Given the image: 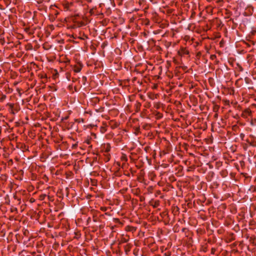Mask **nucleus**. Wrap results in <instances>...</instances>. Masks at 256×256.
<instances>
[{"label":"nucleus","mask_w":256,"mask_h":256,"mask_svg":"<svg viewBox=\"0 0 256 256\" xmlns=\"http://www.w3.org/2000/svg\"><path fill=\"white\" fill-rule=\"evenodd\" d=\"M24 31L26 32L30 35L32 34H34V31L31 30L30 28H24Z\"/></svg>","instance_id":"obj_7"},{"label":"nucleus","mask_w":256,"mask_h":256,"mask_svg":"<svg viewBox=\"0 0 256 256\" xmlns=\"http://www.w3.org/2000/svg\"><path fill=\"white\" fill-rule=\"evenodd\" d=\"M216 250L215 248H212L211 249V254H214Z\"/></svg>","instance_id":"obj_14"},{"label":"nucleus","mask_w":256,"mask_h":256,"mask_svg":"<svg viewBox=\"0 0 256 256\" xmlns=\"http://www.w3.org/2000/svg\"><path fill=\"white\" fill-rule=\"evenodd\" d=\"M148 97L150 98L152 100H154L155 98H156V95L152 94H149Z\"/></svg>","instance_id":"obj_12"},{"label":"nucleus","mask_w":256,"mask_h":256,"mask_svg":"<svg viewBox=\"0 0 256 256\" xmlns=\"http://www.w3.org/2000/svg\"><path fill=\"white\" fill-rule=\"evenodd\" d=\"M189 50L186 48H181L178 52V55L182 56L189 54Z\"/></svg>","instance_id":"obj_1"},{"label":"nucleus","mask_w":256,"mask_h":256,"mask_svg":"<svg viewBox=\"0 0 256 256\" xmlns=\"http://www.w3.org/2000/svg\"><path fill=\"white\" fill-rule=\"evenodd\" d=\"M46 194H44V195H41L40 196V198L42 200H44V198L46 196Z\"/></svg>","instance_id":"obj_17"},{"label":"nucleus","mask_w":256,"mask_h":256,"mask_svg":"<svg viewBox=\"0 0 256 256\" xmlns=\"http://www.w3.org/2000/svg\"><path fill=\"white\" fill-rule=\"evenodd\" d=\"M130 238L128 236H123L120 240L121 243L127 242L129 240Z\"/></svg>","instance_id":"obj_5"},{"label":"nucleus","mask_w":256,"mask_h":256,"mask_svg":"<svg viewBox=\"0 0 256 256\" xmlns=\"http://www.w3.org/2000/svg\"><path fill=\"white\" fill-rule=\"evenodd\" d=\"M186 229V228H183L182 230V232H184Z\"/></svg>","instance_id":"obj_27"},{"label":"nucleus","mask_w":256,"mask_h":256,"mask_svg":"<svg viewBox=\"0 0 256 256\" xmlns=\"http://www.w3.org/2000/svg\"><path fill=\"white\" fill-rule=\"evenodd\" d=\"M6 96L5 94H1L0 95V102H3L6 98Z\"/></svg>","instance_id":"obj_10"},{"label":"nucleus","mask_w":256,"mask_h":256,"mask_svg":"<svg viewBox=\"0 0 256 256\" xmlns=\"http://www.w3.org/2000/svg\"><path fill=\"white\" fill-rule=\"evenodd\" d=\"M66 78L68 80V81L70 80L71 76H70V72H66Z\"/></svg>","instance_id":"obj_9"},{"label":"nucleus","mask_w":256,"mask_h":256,"mask_svg":"<svg viewBox=\"0 0 256 256\" xmlns=\"http://www.w3.org/2000/svg\"><path fill=\"white\" fill-rule=\"evenodd\" d=\"M251 113V111L250 109H246L245 110L242 114V116H246L248 115H250Z\"/></svg>","instance_id":"obj_6"},{"label":"nucleus","mask_w":256,"mask_h":256,"mask_svg":"<svg viewBox=\"0 0 256 256\" xmlns=\"http://www.w3.org/2000/svg\"><path fill=\"white\" fill-rule=\"evenodd\" d=\"M110 147H107L106 148V152H108V151H110Z\"/></svg>","instance_id":"obj_23"},{"label":"nucleus","mask_w":256,"mask_h":256,"mask_svg":"<svg viewBox=\"0 0 256 256\" xmlns=\"http://www.w3.org/2000/svg\"><path fill=\"white\" fill-rule=\"evenodd\" d=\"M120 160L123 162H126L128 160L127 156L126 154H122L120 158Z\"/></svg>","instance_id":"obj_8"},{"label":"nucleus","mask_w":256,"mask_h":256,"mask_svg":"<svg viewBox=\"0 0 256 256\" xmlns=\"http://www.w3.org/2000/svg\"><path fill=\"white\" fill-rule=\"evenodd\" d=\"M217 116H218V114H216L214 115V116H215V117H216Z\"/></svg>","instance_id":"obj_29"},{"label":"nucleus","mask_w":256,"mask_h":256,"mask_svg":"<svg viewBox=\"0 0 256 256\" xmlns=\"http://www.w3.org/2000/svg\"><path fill=\"white\" fill-rule=\"evenodd\" d=\"M140 98H141L142 100H143V99H144V96H142V95H141V96H140Z\"/></svg>","instance_id":"obj_25"},{"label":"nucleus","mask_w":256,"mask_h":256,"mask_svg":"<svg viewBox=\"0 0 256 256\" xmlns=\"http://www.w3.org/2000/svg\"><path fill=\"white\" fill-rule=\"evenodd\" d=\"M200 52H198V53L197 54V56H200Z\"/></svg>","instance_id":"obj_24"},{"label":"nucleus","mask_w":256,"mask_h":256,"mask_svg":"<svg viewBox=\"0 0 256 256\" xmlns=\"http://www.w3.org/2000/svg\"><path fill=\"white\" fill-rule=\"evenodd\" d=\"M238 70L240 72L243 71V68H242V66H241L238 64Z\"/></svg>","instance_id":"obj_15"},{"label":"nucleus","mask_w":256,"mask_h":256,"mask_svg":"<svg viewBox=\"0 0 256 256\" xmlns=\"http://www.w3.org/2000/svg\"><path fill=\"white\" fill-rule=\"evenodd\" d=\"M132 248V244H127L126 246H124V250L126 254L130 251Z\"/></svg>","instance_id":"obj_2"},{"label":"nucleus","mask_w":256,"mask_h":256,"mask_svg":"<svg viewBox=\"0 0 256 256\" xmlns=\"http://www.w3.org/2000/svg\"><path fill=\"white\" fill-rule=\"evenodd\" d=\"M164 256H170V254H168V255H167V254H164Z\"/></svg>","instance_id":"obj_28"},{"label":"nucleus","mask_w":256,"mask_h":256,"mask_svg":"<svg viewBox=\"0 0 256 256\" xmlns=\"http://www.w3.org/2000/svg\"><path fill=\"white\" fill-rule=\"evenodd\" d=\"M244 80L246 84H249L250 81V79L248 77H246L244 78Z\"/></svg>","instance_id":"obj_13"},{"label":"nucleus","mask_w":256,"mask_h":256,"mask_svg":"<svg viewBox=\"0 0 256 256\" xmlns=\"http://www.w3.org/2000/svg\"><path fill=\"white\" fill-rule=\"evenodd\" d=\"M76 80H77V78H72V82H75Z\"/></svg>","instance_id":"obj_18"},{"label":"nucleus","mask_w":256,"mask_h":256,"mask_svg":"<svg viewBox=\"0 0 256 256\" xmlns=\"http://www.w3.org/2000/svg\"><path fill=\"white\" fill-rule=\"evenodd\" d=\"M84 36H85V38H88V36H86V35L84 34Z\"/></svg>","instance_id":"obj_26"},{"label":"nucleus","mask_w":256,"mask_h":256,"mask_svg":"<svg viewBox=\"0 0 256 256\" xmlns=\"http://www.w3.org/2000/svg\"><path fill=\"white\" fill-rule=\"evenodd\" d=\"M8 105L10 106V108H12L14 107V104H8Z\"/></svg>","instance_id":"obj_22"},{"label":"nucleus","mask_w":256,"mask_h":256,"mask_svg":"<svg viewBox=\"0 0 256 256\" xmlns=\"http://www.w3.org/2000/svg\"><path fill=\"white\" fill-rule=\"evenodd\" d=\"M142 104L140 102H136L134 104V108H136V112H138L140 110Z\"/></svg>","instance_id":"obj_3"},{"label":"nucleus","mask_w":256,"mask_h":256,"mask_svg":"<svg viewBox=\"0 0 256 256\" xmlns=\"http://www.w3.org/2000/svg\"><path fill=\"white\" fill-rule=\"evenodd\" d=\"M158 202H155V204L154 206V208L156 207L158 205Z\"/></svg>","instance_id":"obj_20"},{"label":"nucleus","mask_w":256,"mask_h":256,"mask_svg":"<svg viewBox=\"0 0 256 256\" xmlns=\"http://www.w3.org/2000/svg\"><path fill=\"white\" fill-rule=\"evenodd\" d=\"M73 70L75 72H76V73L79 72L82 70V66H78L76 65H74V66Z\"/></svg>","instance_id":"obj_4"},{"label":"nucleus","mask_w":256,"mask_h":256,"mask_svg":"<svg viewBox=\"0 0 256 256\" xmlns=\"http://www.w3.org/2000/svg\"><path fill=\"white\" fill-rule=\"evenodd\" d=\"M100 209L102 211H106V207H102Z\"/></svg>","instance_id":"obj_19"},{"label":"nucleus","mask_w":256,"mask_h":256,"mask_svg":"<svg viewBox=\"0 0 256 256\" xmlns=\"http://www.w3.org/2000/svg\"><path fill=\"white\" fill-rule=\"evenodd\" d=\"M151 106V104L150 102H146L144 106L146 108H150Z\"/></svg>","instance_id":"obj_11"},{"label":"nucleus","mask_w":256,"mask_h":256,"mask_svg":"<svg viewBox=\"0 0 256 256\" xmlns=\"http://www.w3.org/2000/svg\"><path fill=\"white\" fill-rule=\"evenodd\" d=\"M82 81L84 82V84L85 83V82H86V77L85 76H83L82 77Z\"/></svg>","instance_id":"obj_16"},{"label":"nucleus","mask_w":256,"mask_h":256,"mask_svg":"<svg viewBox=\"0 0 256 256\" xmlns=\"http://www.w3.org/2000/svg\"><path fill=\"white\" fill-rule=\"evenodd\" d=\"M157 109L160 108V104H158L156 106H154Z\"/></svg>","instance_id":"obj_21"}]
</instances>
